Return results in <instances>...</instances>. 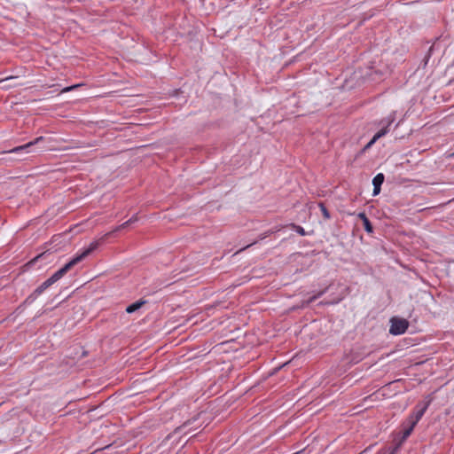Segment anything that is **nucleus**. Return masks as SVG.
<instances>
[{"label": "nucleus", "instance_id": "f257e3e1", "mask_svg": "<svg viewBox=\"0 0 454 454\" xmlns=\"http://www.w3.org/2000/svg\"><path fill=\"white\" fill-rule=\"evenodd\" d=\"M99 243L98 241H94L90 243L88 248L82 251L80 254H77L71 261L66 263L61 269L57 270L52 276H51L48 279H46L43 283H42L32 294H30L26 300L24 301V304H31L33 303L39 295H41L47 288L63 278L68 270H70L74 265L81 262L83 259H85L88 255H90L93 251H95Z\"/></svg>", "mask_w": 454, "mask_h": 454}, {"label": "nucleus", "instance_id": "f03ea898", "mask_svg": "<svg viewBox=\"0 0 454 454\" xmlns=\"http://www.w3.org/2000/svg\"><path fill=\"white\" fill-rule=\"evenodd\" d=\"M99 243L98 241H94L90 243L88 248L82 251L80 254H77L71 261L66 263L61 269L57 270L52 276H51L48 279H46L43 283H42L32 294H30L26 300L24 301V304H31L33 303L39 295H41L47 288L63 278L68 270H70L74 265L81 262L83 259H85L88 255H90L93 251H95Z\"/></svg>", "mask_w": 454, "mask_h": 454}, {"label": "nucleus", "instance_id": "7ed1b4c3", "mask_svg": "<svg viewBox=\"0 0 454 454\" xmlns=\"http://www.w3.org/2000/svg\"><path fill=\"white\" fill-rule=\"evenodd\" d=\"M389 333L393 335H400L406 332L409 327V322L404 318L392 317Z\"/></svg>", "mask_w": 454, "mask_h": 454}, {"label": "nucleus", "instance_id": "20e7f679", "mask_svg": "<svg viewBox=\"0 0 454 454\" xmlns=\"http://www.w3.org/2000/svg\"><path fill=\"white\" fill-rule=\"evenodd\" d=\"M431 403V399L427 400L423 403H419L415 407V411L409 416L406 422H414L415 425L420 420L425 412L427 411L428 406Z\"/></svg>", "mask_w": 454, "mask_h": 454}, {"label": "nucleus", "instance_id": "39448f33", "mask_svg": "<svg viewBox=\"0 0 454 454\" xmlns=\"http://www.w3.org/2000/svg\"><path fill=\"white\" fill-rule=\"evenodd\" d=\"M45 138L43 137H38L33 141H30L23 145L16 146L11 150L5 151L4 153H30V148L34 145H39L43 142Z\"/></svg>", "mask_w": 454, "mask_h": 454}, {"label": "nucleus", "instance_id": "423d86ee", "mask_svg": "<svg viewBox=\"0 0 454 454\" xmlns=\"http://www.w3.org/2000/svg\"><path fill=\"white\" fill-rule=\"evenodd\" d=\"M394 114H390L387 118L381 120L380 124H384L385 126L372 137V142H376L378 139L385 136L389 130L388 127L394 122Z\"/></svg>", "mask_w": 454, "mask_h": 454}, {"label": "nucleus", "instance_id": "0eeeda50", "mask_svg": "<svg viewBox=\"0 0 454 454\" xmlns=\"http://www.w3.org/2000/svg\"><path fill=\"white\" fill-rule=\"evenodd\" d=\"M385 180V176L382 173L377 174L372 179L373 184V192L374 196L378 195L380 192L381 185Z\"/></svg>", "mask_w": 454, "mask_h": 454}, {"label": "nucleus", "instance_id": "6e6552de", "mask_svg": "<svg viewBox=\"0 0 454 454\" xmlns=\"http://www.w3.org/2000/svg\"><path fill=\"white\" fill-rule=\"evenodd\" d=\"M145 303H146V301L140 299V300L131 303L130 305H129L126 308V312L129 314L134 313L137 310H138L139 309H141Z\"/></svg>", "mask_w": 454, "mask_h": 454}, {"label": "nucleus", "instance_id": "1a4fd4ad", "mask_svg": "<svg viewBox=\"0 0 454 454\" xmlns=\"http://www.w3.org/2000/svg\"><path fill=\"white\" fill-rule=\"evenodd\" d=\"M408 426L403 429V440H405L413 431L415 427L414 422H407Z\"/></svg>", "mask_w": 454, "mask_h": 454}, {"label": "nucleus", "instance_id": "9d476101", "mask_svg": "<svg viewBox=\"0 0 454 454\" xmlns=\"http://www.w3.org/2000/svg\"><path fill=\"white\" fill-rule=\"evenodd\" d=\"M318 207H320V210L322 212L324 218L326 220L330 219L331 215H330L329 210L326 208L325 205L323 202H319Z\"/></svg>", "mask_w": 454, "mask_h": 454}, {"label": "nucleus", "instance_id": "9b49d317", "mask_svg": "<svg viewBox=\"0 0 454 454\" xmlns=\"http://www.w3.org/2000/svg\"><path fill=\"white\" fill-rule=\"evenodd\" d=\"M290 228L292 230L295 231L297 233H299L301 236L307 235V232L305 231V230L301 226H300L298 224L291 223L290 224Z\"/></svg>", "mask_w": 454, "mask_h": 454}, {"label": "nucleus", "instance_id": "f8f14e48", "mask_svg": "<svg viewBox=\"0 0 454 454\" xmlns=\"http://www.w3.org/2000/svg\"><path fill=\"white\" fill-rule=\"evenodd\" d=\"M363 224L366 232L372 233L373 231L372 224L368 219V217H364Z\"/></svg>", "mask_w": 454, "mask_h": 454}, {"label": "nucleus", "instance_id": "ddd939ff", "mask_svg": "<svg viewBox=\"0 0 454 454\" xmlns=\"http://www.w3.org/2000/svg\"><path fill=\"white\" fill-rule=\"evenodd\" d=\"M434 45H431L427 51V55L425 56V59H424V61H425V66L427 64V61L428 59H430L431 55H432V52L434 51Z\"/></svg>", "mask_w": 454, "mask_h": 454}, {"label": "nucleus", "instance_id": "4468645a", "mask_svg": "<svg viewBox=\"0 0 454 454\" xmlns=\"http://www.w3.org/2000/svg\"><path fill=\"white\" fill-rule=\"evenodd\" d=\"M129 225H130V224H129V221H126V222H125V223H123L122 224H121V225H119L118 227H116V228L114 229V231H121V230H122V229H124V228L128 227Z\"/></svg>", "mask_w": 454, "mask_h": 454}, {"label": "nucleus", "instance_id": "2eb2a0df", "mask_svg": "<svg viewBox=\"0 0 454 454\" xmlns=\"http://www.w3.org/2000/svg\"><path fill=\"white\" fill-rule=\"evenodd\" d=\"M81 85L80 84H75V85H73V86H69V87H66L62 90V92H67V91H70L75 88H78L80 87Z\"/></svg>", "mask_w": 454, "mask_h": 454}, {"label": "nucleus", "instance_id": "dca6fc26", "mask_svg": "<svg viewBox=\"0 0 454 454\" xmlns=\"http://www.w3.org/2000/svg\"><path fill=\"white\" fill-rule=\"evenodd\" d=\"M45 254H46V252H43V253H42V254H38V255H37L36 257H35L32 261H30V262H29V263H30V264H32V263H34V262H35V261H37V260H39V259L43 258V257L45 256Z\"/></svg>", "mask_w": 454, "mask_h": 454}, {"label": "nucleus", "instance_id": "f3484780", "mask_svg": "<svg viewBox=\"0 0 454 454\" xmlns=\"http://www.w3.org/2000/svg\"><path fill=\"white\" fill-rule=\"evenodd\" d=\"M191 424V421L188 420L186 421L185 423H184L181 427H178L176 429V432H182L183 428H184L185 427H187L188 425Z\"/></svg>", "mask_w": 454, "mask_h": 454}, {"label": "nucleus", "instance_id": "a211bd4d", "mask_svg": "<svg viewBox=\"0 0 454 454\" xmlns=\"http://www.w3.org/2000/svg\"><path fill=\"white\" fill-rule=\"evenodd\" d=\"M317 300V296L313 295L312 297H310L308 301H306L302 306H308L309 304H310L311 302H313L314 301Z\"/></svg>", "mask_w": 454, "mask_h": 454}, {"label": "nucleus", "instance_id": "6ab92c4d", "mask_svg": "<svg viewBox=\"0 0 454 454\" xmlns=\"http://www.w3.org/2000/svg\"><path fill=\"white\" fill-rule=\"evenodd\" d=\"M329 286L325 287L324 290H321L317 294H315V296H317V299L321 297L324 294H325Z\"/></svg>", "mask_w": 454, "mask_h": 454}, {"label": "nucleus", "instance_id": "aec40b11", "mask_svg": "<svg viewBox=\"0 0 454 454\" xmlns=\"http://www.w3.org/2000/svg\"><path fill=\"white\" fill-rule=\"evenodd\" d=\"M137 220H138L137 216V215H133V216H132L130 219H129L128 221H129V224H131V223H133L137 222Z\"/></svg>", "mask_w": 454, "mask_h": 454}, {"label": "nucleus", "instance_id": "412c9836", "mask_svg": "<svg viewBox=\"0 0 454 454\" xmlns=\"http://www.w3.org/2000/svg\"><path fill=\"white\" fill-rule=\"evenodd\" d=\"M399 449V444L395 445L392 450L391 451L388 453V454H395V452L398 450Z\"/></svg>", "mask_w": 454, "mask_h": 454}, {"label": "nucleus", "instance_id": "4be33fe9", "mask_svg": "<svg viewBox=\"0 0 454 454\" xmlns=\"http://www.w3.org/2000/svg\"><path fill=\"white\" fill-rule=\"evenodd\" d=\"M14 78H15L14 76H9V77H6L5 79H2V80H0V83H2V82H7V81H9V80H12V79H14Z\"/></svg>", "mask_w": 454, "mask_h": 454}, {"label": "nucleus", "instance_id": "5701e85b", "mask_svg": "<svg viewBox=\"0 0 454 454\" xmlns=\"http://www.w3.org/2000/svg\"><path fill=\"white\" fill-rule=\"evenodd\" d=\"M256 242H257V241H254L253 243H251V244H249V245H247L246 247H244L240 248V249L239 250V252H241V251L245 250L246 248H247V247H251L252 245L255 244Z\"/></svg>", "mask_w": 454, "mask_h": 454}, {"label": "nucleus", "instance_id": "b1692460", "mask_svg": "<svg viewBox=\"0 0 454 454\" xmlns=\"http://www.w3.org/2000/svg\"><path fill=\"white\" fill-rule=\"evenodd\" d=\"M375 142H372V138L371 139V141L365 145L364 149H367L369 147L372 146V145H373Z\"/></svg>", "mask_w": 454, "mask_h": 454}, {"label": "nucleus", "instance_id": "393cba45", "mask_svg": "<svg viewBox=\"0 0 454 454\" xmlns=\"http://www.w3.org/2000/svg\"><path fill=\"white\" fill-rule=\"evenodd\" d=\"M359 218L362 219L364 221V217H367L366 215L364 213H360L358 215Z\"/></svg>", "mask_w": 454, "mask_h": 454}, {"label": "nucleus", "instance_id": "a878e982", "mask_svg": "<svg viewBox=\"0 0 454 454\" xmlns=\"http://www.w3.org/2000/svg\"><path fill=\"white\" fill-rule=\"evenodd\" d=\"M11 87H12V85H10V84H6V85H4L3 88L8 89V88H11Z\"/></svg>", "mask_w": 454, "mask_h": 454}, {"label": "nucleus", "instance_id": "bb28decb", "mask_svg": "<svg viewBox=\"0 0 454 454\" xmlns=\"http://www.w3.org/2000/svg\"><path fill=\"white\" fill-rule=\"evenodd\" d=\"M264 238H265V236H261L260 239H263Z\"/></svg>", "mask_w": 454, "mask_h": 454}]
</instances>
